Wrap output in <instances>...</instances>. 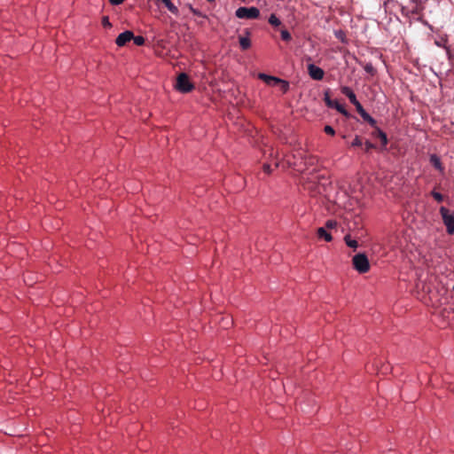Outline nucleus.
Segmentation results:
<instances>
[{"label": "nucleus", "mask_w": 454, "mask_h": 454, "mask_svg": "<svg viewBox=\"0 0 454 454\" xmlns=\"http://www.w3.org/2000/svg\"><path fill=\"white\" fill-rule=\"evenodd\" d=\"M440 214L449 234H454V211H450L445 207H440Z\"/></svg>", "instance_id": "nucleus-1"}, {"label": "nucleus", "mask_w": 454, "mask_h": 454, "mask_svg": "<svg viewBox=\"0 0 454 454\" xmlns=\"http://www.w3.org/2000/svg\"><path fill=\"white\" fill-rule=\"evenodd\" d=\"M352 263L356 270L359 273H366L370 270V262L364 254H357L352 259Z\"/></svg>", "instance_id": "nucleus-2"}, {"label": "nucleus", "mask_w": 454, "mask_h": 454, "mask_svg": "<svg viewBox=\"0 0 454 454\" xmlns=\"http://www.w3.org/2000/svg\"><path fill=\"white\" fill-rule=\"evenodd\" d=\"M235 15L239 19L254 20L260 16V11L257 7H239L236 10Z\"/></svg>", "instance_id": "nucleus-3"}, {"label": "nucleus", "mask_w": 454, "mask_h": 454, "mask_svg": "<svg viewBox=\"0 0 454 454\" xmlns=\"http://www.w3.org/2000/svg\"><path fill=\"white\" fill-rule=\"evenodd\" d=\"M194 86L190 82L186 74L182 73L176 78V89L182 93H188L193 90Z\"/></svg>", "instance_id": "nucleus-4"}, {"label": "nucleus", "mask_w": 454, "mask_h": 454, "mask_svg": "<svg viewBox=\"0 0 454 454\" xmlns=\"http://www.w3.org/2000/svg\"><path fill=\"white\" fill-rule=\"evenodd\" d=\"M324 100H325V105L328 107L335 108L339 113H340L341 114H343L346 117H349L350 116L349 113L345 109V107L342 105H340L338 101L332 100L330 98V95H329L328 91H326L325 93Z\"/></svg>", "instance_id": "nucleus-5"}, {"label": "nucleus", "mask_w": 454, "mask_h": 454, "mask_svg": "<svg viewBox=\"0 0 454 454\" xmlns=\"http://www.w3.org/2000/svg\"><path fill=\"white\" fill-rule=\"evenodd\" d=\"M308 72L313 80L321 81L324 78V70L321 67L315 66L314 64L308 65Z\"/></svg>", "instance_id": "nucleus-6"}, {"label": "nucleus", "mask_w": 454, "mask_h": 454, "mask_svg": "<svg viewBox=\"0 0 454 454\" xmlns=\"http://www.w3.org/2000/svg\"><path fill=\"white\" fill-rule=\"evenodd\" d=\"M355 106L358 114L364 119V121H367L372 127L376 126V121L364 109L360 102L356 104Z\"/></svg>", "instance_id": "nucleus-7"}, {"label": "nucleus", "mask_w": 454, "mask_h": 454, "mask_svg": "<svg viewBox=\"0 0 454 454\" xmlns=\"http://www.w3.org/2000/svg\"><path fill=\"white\" fill-rule=\"evenodd\" d=\"M134 37V34L129 31L126 30L122 33H121L116 40L115 43L118 46H124L128 42H129Z\"/></svg>", "instance_id": "nucleus-8"}, {"label": "nucleus", "mask_w": 454, "mask_h": 454, "mask_svg": "<svg viewBox=\"0 0 454 454\" xmlns=\"http://www.w3.org/2000/svg\"><path fill=\"white\" fill-rule=\"evenodd\" d=\"M340 91L349 99L350 103L353 104L354 106L359 102L356 99L355 93L349 87L343 86L341 87Z\"/></svg>", "instance_id": "nucleus-9"}, {"label": "nucleus", "mask_w": 454, "mask_h": 454, "mask_svg": "<svg viewBox=\"0 0 454 454\" xmlns=\"http://www.w3.org/2000/svg\"><path fill=\"white\" fill-rule=\"evenodd\" d=\"M263 154L267 160L270 158L273 159L275 168H278L279 161L278 160V152H276L273 148L270 147L265 149Z\"/></svg>", "instance_id": "nucleus-10"}, {"label": "nucleus", "mask_w": 454, "mask_h": 454, "mask_svg": "<svg viewBox=\"0 0 454 454\" xmlns=\"http://www.w3.org/2000/svg\"><path fill=\"white\" fill-rule=\"evenodd\" d=\"M258 77H259V79H261L262 81L266 82L268 85H277V82H280V78L268 75V74H262V73L259 74Z\"/></svg>", "instance_id": "nucleus-11"}, {"label": "nucleus", "mask_w": 454, "mask_h": 454, "mask_svg": "<svg viewBox=\"0 0 454 454\" xmlns=\"http://www.w3.org/2000/svg\"><path fill=\"white\" fill-rule=\"evenodd\" d=\"M430 163L440 172H443L444 168L441 162V159L436 154L430 156Z\"/></svg>", "instance_id": "nucleus-12"}, {"label": "nucleus", "mask_w": 454, "mask_h": 454, "mask_svg": "<svg viewBox=\"0 0 454 454\" xmlns=\"http://www.w3.org/2000/svg\"><path fill=\"white\" fill-rule=\"evenodd\" d=\"M247 35H250L248 30H246ZM239 44L242 50H247L251 46V41L248 36H239Z\"/></svg>", "instance_id": "nucleus-13"}, {"label": "nucleus", "mask_w": 454, "mask_h": 454, "mask_svg": "<svg viewBox=\"0 0 454 454\" xmlns=\"http://www.w3.org/2000/svg\"><path fill=\"white\" fill-rule=\"evenodd\" d=\"M373 136L380 138L383 146H386L387 144V137L385 132L375 126V131L373 132Z\"/></svg>", "instance_id": "nucleus-14"}, {"label": "nucleus", "mask_w": 454, "mask_h": 454, "mask_svg": "<svg viewBox=\"0 0 454 454\" xmlns=\"http://www.w3.org/2000/svg\"><path fill=\"white\" fill-rule=\"evenodd\" d=\"M317 235H318V237H319V238H322V239H324L325 241H328V242H329V241H331V240L333 239L332 235H331L329 232H327V231H325V228H323V227L318 228V230H317Z\"/></svg>", "instance_id": "nucleus-15"}, {"label": "nucleus", "mask_w": 454, "mask_h": 454, "mask_svg": "<svg viewBox=\"0 0 454 454\" xmlns=\"http://www.w3.org/2000/svg\"><path fill=\"white\" fill-rule=\"evenodd\" d=\"M165 4L167 9L173 14L176 15L178 13V9L175 6L170 0H161Z\"/></svg>", "instance_id": "nucleus-16"}, {"label": "nucleus", "mask_w": 454, "mask_h": 454, "mask_svg": "<svg viewBox=\"0 0 454 454\" xmlns=\"http://www.w3.org/2000/svg\"><path fill=\"white\" fill-rule=\"evenodd\" d=\"M344 240H345V243L347 244V246L349 247L356 249L358 247L357 241L355 239H352L349 234H348L344 237Z\"/></svg>", "instance_id": "nucleus-17"}, {"label": "nucleus", "mask_w": 454, "mask_h": 454, "mask_svg": "<svg viewBox=\"0 0 454 454\" xmlns=\"http://www.w3.org/2000/svg\"><path fill=\"white\" fill-rule=\"evenodd\" d=\"M269 23L273 27H278L281 25L280 20L275 14H271L270 16Z\"/></svg>", "instance_id": "nucleus-18"}, {"label": "nucleus", "mask_w": 454, "mask_h": 454, "mask_svg": "<svg viewBox=\"0 0 454 454\" xmlns=\"http://www.w3.org/2000/svg\"><path fill=\"white\" fill-rule=\"evenodd\" d=\"M277 84L280 85V90L283 91V93H286L289 90V83L286 81L280 79V82H278Z\"/></svg>", "instance_id": "nucleus-19"}, {"label": "nucleus", "mask_w": 454, "mask_h": 454, "mask_svg": "<svg viewBox=\"0 0 454 454\" xmlns=\"http://www.w3.org/2000/svg\"><path fill=\"white\" fill-rule=\"evenodd\" d=\"M134 41V43L137 46H141L145 44V38L141 35L135 36L131 39Z\"/></svg>", "instance_id": "nucleus-20"}, {"label": "nucleus", "mask_w": 454, "mask_h": 454, "mask_svg": "<svg viewBox=\"0 0 454 454\" xmlns=\"http://www.w3.org/2000/svg\"><path fill=\"white\" fill-rule=\"evenodd\" d=\"M281 38L286 42H289L292 39L291 34L286 29L281 30Z\"/></svg>", "instance_id": "nucleus-21"}, {"label": "nucleus", "mask_w": 454, "mask_h": 454, "mask_svg": "<svg viewBox=\"0 0 454 454\" xmlns=\"http://www.w3.org/2000/svg\"><path fill=\"white\" fill-rule=\"evenodd\" d=\"M189 10L191 11V12L195 15V16H198V17H201V18H206V15L203 14L200 11H199L198 9H195L193 8L192 5H189Z\"/></svg>", "instance_id": "nucleus-22"}, {"label": "nucleus", "mask_w": 454, "mask_h": 454, "mask_svg": "<svg viewBox=\"0 0 454 454\" xmlns=\"http://www.w3.org/2000/svg\"><path fill=\"white\" fill-rule=\"evenodd\" d=\"M431 195L433 196V198L438 201V202H442L443 200V196L442 194H441L440 192H437L435 191H433L431 192Z\"/></svg>", "instance_id": "nucleus-23"}, {"label": "nucleus", "mask_w": 454, "mask_h": 454, "mask_svg": "<svg viewBox=\"0 0 454 454\" xmlns=\"http://www.w3.org/2000/svg\"><path fill=\"white\" fill-rule=\"evenodd\" d=\"M363 145V142L359 136H356L354 140L351 143V146H361Z\"/></svg>", "instance_id": "nucleus-24"}, {"label": "nucleus", "mask_w": 454, "mask_h": 454, "mask_svg": "<svg viewBox=\"0 0 454 454\" xmlns=\"http://www.w3.org/2000/svg\"><path fill=\"white\" fill-rule=\"evenodd\" d=\"M262 168H263V171L267 174H270L273 170V168H271V164L269 162H265L262 166Z\"/></svg>", "instance_id": "nucleus-25"}, {"label": "nucleus", "mask_w": 454, "mask_h": 454, "mask_svg": "<svg viewBox=\"0 0 454 454\" xmlns=\"http://www.w3.org/2000/svg\"><path fill=\"white\" fill-rule=\"evenodd\" d=\"M324 131L326 134L331 135V136H333L335 134V131H334L333 128L332 126H330V125L325 126Z\"/></svg>", "instance_id": "nucleus-26"}, {"label": "nucleus", "mask_w": 454, "mask_h": 454, "mask_svg": "<svg viewBox=\"0 0 454 454\" xmlns=\"http://www.w3.org/2000/svg\"><path fill=\"white\" fill-rule=\"evenodd\" d=\"M364 70L366 73L370 74H373L374 72H375V69L374 67H372V64H367L365 67H364Z\"/></svg>", "instance_id": "nucleus-27"}, {"label": "nucleus", "mask_w": 454, "mask_h": 454, "mask_svg": "<svg viewBox=\"0 0 454 454\" xmlns=\"http://www.w3.org/2000/svg\"><path fill=\"white\" fill-rule=\"evenodd\" d=\"M102 25H103L104 27H112V25H111V23L109 21L108 17H106V16L103 17V19H102Z\"/></svg>", "instance_id": "nucleus-28"}, {"label": "nucleus", "mask_w": 454, "mask_h": 454, "mask_svg": "<svg viewBox=\"0 0 454 454\" xmlns=\"http://www.w3.org/2000/svg\"><path fill=\"white\" fill-rule=\"evenodd\" d=\"M336 226H337V223L333 220H328L325 223V227L328 229H333V228H335Z\"/></svg>", "instance_id": "nucleus-29"}, {"label": "nucleus", "mask_w": 454, "mask_h": 454, "mask_svg": "<svg viewBox=\"0 0 454 454\" xmlns=\"http://www.w3.org/2000/svg\"><path fill=\"white\" fill-rule=\"evenodd\" d=\"M375 147V145L371 143L370 141H366L364 143V150L365 152H369L371 149H373Z\"/></svg>", "instance_id": "nucleus-30"}, {"label": "nucleus", "mask_w": 454, "mask_h": 454, "mask_svg": "<svg viewBox=\"0 0 454 454\" xmlns=\"http://www.w3.org/2000/svg\"><path fill=\"white\" fill-rule=\"evenodd\" d=\"M124 0H109V2L114 5H118L123 3Z\"/></svg>", "instance_id": "nucleus-31"}, {"label": "nucleus", "mask_w": 454, "mask_h": 454, "mask_svg": "<svg viewBox=\"0 0 454 454\" xmlns=\"http://www.w3.org/2000/svg\"><path fill=\"white\" fill-rule=\"evenodd\" d=\"M341 34H342V33H341V31H340V32H336V33H335V35H336V37H337V38H340V39H342V37H341Z\"/></svg>", "instance_id": "nucleus-32"}, {"label": "nucleus", "mask_w": 454, "mask_h": 454, "mask_svg": "<svg viewBox=\"0 0 454 454\" xmlns=\"http://www.w3.org/2000/svg\"><path fill=\"white\" fill-rule=\"evenodd\" d=\"M242 2H246V0H241Z\"/></svg>", "instance_id": "nucleus-33"}, {"label": "nucleus", "mask_w": 454, "mask_h": 454, "mask_svg": "<svg viewBox=\"0 0 454 454\" xmlns=\"http://www.w3.org/2000/svg\"><path fill=\"white\" fill-rule=\"evenodd\" d=\"M453 291H454V285H453Z\"/></svg>", "instance_id": "nucleus-34"}]
</instances>
